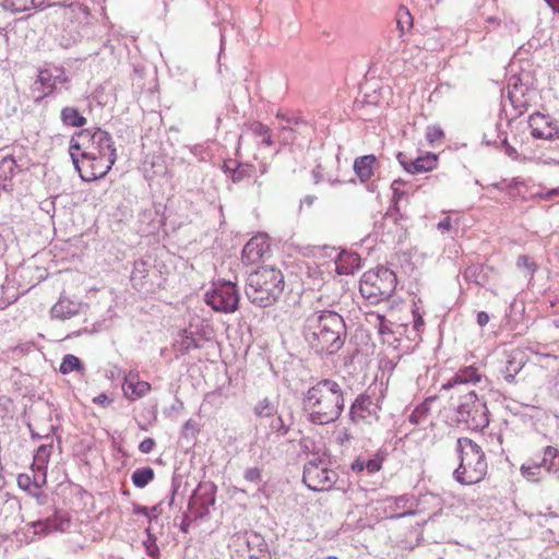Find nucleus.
Segmentation results:
<instances>
[{"label": "nucleus", "mask_w": 559, "mask_h": 559, "mask_svg": "<svg viewBox=\"0 0 559 559\" xmlns=\"http://www.w3.org/2000/svg\"><path fill=\"white\" fill-rule=\"evenodd\" d=\"M463 276L466 281L475 283L479 286H485L489 281L488 272L483 264L468 265L465 269Z\"/></svg>", "instance_id": "28"}, {"label": "nucleus", "mask_w": 559, "mask_h": 559, "mask_svg": "<svg viewBox=\"0 0 559 559\" xmlns=\"http://www.w3.org/2000/svg\"><path fill=\"white\" fill-rule=\"evenodd\" d=\"M302 335L308 346L319 355H334L345 344L347 328L343 317L334 310H320L304 322Z\"/></svg>", "instance_id": "2"}, {"label": "nucleus", "mask_w": 559, "mask_h": 559, "mask_svg": "<svg viewBox=\"0 0 559 559\" xmlns=\"http://www.w3.org/2000/svg\"><path fill=\"white\" fill-rule=\"evenodd\" d=\"M396 158L400 165L409 174L427 173L437 167L438 157L433 153H427L424 156H418L415 159L408 157L404 153H397Z\"/></svg>", "instance_id": "13"}, {"label": "nucleus", "mask_w": 559, "mask_h": 559, "mask_svg": "<svg viewBox=\"0 0 559 559\" xmlns=\"http://www.w3.org/2000/svg\"><path fill=\"white\" fill-rule=\"evenodd\" d=\"M56 87V79H53V74L48 69L39 70L37 79L32 85L33 92L39 93L37 99L52 94Z\"/></svg>", "instance_id": "19"}, {"label": "nucleus", "mask_w": 559, "mask_h": 559, "mask_svg": "<svg viewBox=\"0 0 559 559\" xmlns=\"http://www.w3.org/2000/svg\"><path fill=\"white\" fill-rule=\"evenodd\" d=\"M151 389L152 386L148 382L140 380L138 371L131 370L126 374L122 390L129 401H135L145 396Z\"/></svg>", "instance_id": "15"}, {"label": "nucleus", "mask_w": 559, "mask_h": 559, "mask_svg": "<svg viewBox=\"0 0 559 559\" xmlns=\"http://www.w3.org/2000/svg\"><path fill=\"white\" fill-rule=\"evenodd\" d=\"M361 259L358 253L343 250L336 259V271L338 274H354L360 269Z\"/></svg>", "instance_id": "20"}, {"label": "nucleus", "mask_w": 559, "mask_h": 559, "mask_svg": "<svg viewBox=\"0 0 559 559\" xmlns=\"http://www.w3.org/2000/svg\"><path fill=\"white\" fill-rule=\"evenodd\" d=\"M155 447V441L154 439L152 438H145L140 444H139V450L140 452L144 453V454H147V453H151L153 451Z\"/></svg>", "instance_id": "52"}, {"label": "nucleus", "mask_w": 559, "mask_h": 559, "mask_svg": "<svg viewBox=\"0 0 559 559\" xmlns=\"http://www.w3.org/2000/svg\"><path fill=\"white\" fill-rule=\"evenodd\" d=\"M389 501H392L394 503V509H403L406 507V504L411 501V497L407 495H402L399 497L391 498Z\"/></svg>", "instance_id": "51"}, {"label": "nucleus", "mask_w": 559, "mask_h": 559, "mask_svg": "<svg viewBox=\"0 0 559 559\" xmlns=\"http://www.w3.org/2000/svg\"><path fill=\"white\" fill-rule=\"evenodd\" d=\"M237 542L240 544V549H248V542H250V548H265L263 538L258 534L238 537Z\"/></svg>", "instance_id": "38"}, {"label": "nucleus", "mask_w": 559, "mask_h": 559, "mask_svg": "<svg viewBox=\"0 0 559 559\" xmlns=\"http://www.w3.org/2000/svg\"><path fill=\"white\" fill-rule=\"evenodd\" d=\"M284 286V275L281 270L264 265L249 274L245 293L252 305L266 308L278 300Z\"/></svg>", "instance_id": "4"}, {"label": "nucleus", "mask_w": 559, "mask_h": 559, "mask_svg": "<svg viewBox=\"0 0 559 559\" xmlns=\"http://www.w3.org/2000/svg\"><path fill=\"white\" fill-rule=\"evenodd\" d=\"M152 269L151 259H139L133 263V270L130 276L132 285L138 290L142 289L145 284V278L147 277L150 271Z\"/></svg>", "instance_id": "24"}, {"label": "nucleus", "mask_w": 559, "mask_h": 559, "mask_svg": "<svg viewBox=\"0 0 559 559\" xmlns=\"http://www.w3.org/2000/svg\"><path fill=\"white\" fill-rule=\"evenodd\" d=\"M269 245L266 241L259 237L251 238L243 247L241 259L245 264H254L260 261Z\"/></svg>", "instance_id": "17"}, {"label": "nucleus", "mask_w": 559, "mask_h": 559, "mask_svg": "<svg viewBox=\"0 0 559 559\" xmlns=\"http://www.w3.org/2000/svg\"><path fill=\"white\" fill-rule=\"evenodd\" d=\"M518 267H525L531 270L532 275L535 273L537 265L535 262L531 261L530 258L525 254H521L516 260Z\"/></svg>", "instance_id": "48"}, {"label": "nucleus", "mask_w": 559, "mask_h": 559, "mask_svg": "<svg viewBox=\"0 0 559 559\" xmlns=\"http://www.w3.org/2000/svg\"><path fill=\"white\" fill-rule=\"evenodd\" d=\"M353 472L360 473L365 471V460L357 457L350 465Z\"/></svg>", "instance_id": "59"}, {"label": "nucleus", "mask_w": 559, "mask_h": 559, "mask_svg": "<svg viewBox=\"0 0 559 559\" xmlns=\"http://www.w3.org/2000/svg\"><path fill=\"white\" fill-rule=\"evenodd\" d=\"M382 461H383L382 457H380L379 455H376L374 457H371V459L365 461V469L369 474H374L381 469Z\"/></svg>", "instance_id": "46"}, {"label": "nucleus", "mask_w": 559, "mask_h": 559, "mask_svg": "<svg viewBox=\"0 0 559 559\" xmlns=\"http://www.w3.org/2000/svg\"><path fill=\"white\" fill-rule=\"evenodd\" d=\"M217 487L212 481H201L190 499V503H197L207 512L209 507L215 504V495Z\"/></svg>", "instance_id": "16"}, {"label": "nucleus", "mask_w": 559, "mask_h": 559, "mask_svg": "<svg viewBox=\"0 0 559 559\" xmlns=\"http://www.w3.org/2000/svg\"><path fill=\"white\" fill-rule=\"evenodd\" d=\"M83 370H84L83 364L76 356H74L72 354L64 355V357L62 358V361L60 364V367H59V371L62 374H68L72 371L82 372Z\"/></svg>", "instance_id": "34"}, {"label": "nucleus", "mask_w": 559, "mask_h": 559, "mask_svg": "<svg viewBox=\"0 0 559 559\" xmlns=\"http://www.w3.org/2000/svg\"><path fill=\"white\" fill-rule=\"evenodd\" d=\"M444 136L443 130L438 126H428L426 130V139L430 144L441 140Z\"/></svg>", "instance_id": "42"}, {"label": "nucleus", "mask_w": 559, "mask_h": 559, "mask_svg": "<svg viewBox=\"0 0 559 559\" xmlns=\"http://www.w3.org/2000/svg\"><path fill=\"white\" fill-rule=\"evenodd\" d=\"M549 8L554 11V13L559 14V0H544Z\"/></svg>", "instance_id": "64"}, {"label": "nucleus", "mask_w": 559, "mask_h": 559, "mask_svg": "<svg viewBox=\"0 0 559 559\" xmlns=\"http://www.w3.org/2000/svg\"><path fill=\"white\" fill-rule=\"evenodd\" d=\"M155 476V472L152 467H141L136 468L131 476L132 483L136 488H144L146 487Z\"/></svg>", "instance_id": "32"}, {"label": "nucleus", "mask_w": 559, "mask_h": 559, "mask_svg": "<svg viewBox=\"0 0 559 559\" xmlns=\"http://www.w3.org/2000/svg\"><path fill=\"white\" fill-rule=\"evenodd\" d=\"M253 173L254 167L252 165L239 163L235 173L231 175V180L236 183L240 182L242 179L251 177Z\"/></svg>", "instance_id": "40"}, {"label": "nucleus", "mask_w": 559, "mask_h": 559, "mask_svg": "<svg viewBox=\"0 0 559 559\" xmlns=\"http://www.w3.org/2000/svg\"><path fill=\"white\" fill-rule=\"evenodd\" d=\"M133 513L144 515V516L148 518L150 521H152V519L150 516V509L147 507L134 504Z\"/></svg>", "instance_id": "58"}, {"label": "nucleus", "mask_w": 559, "mask_h": 559, "mask_svg": "<svg viewBox=\"0 0 559 559\" xmlns=\"http://www.w3.org/2000/svg\"><path fill=\"white\" fill-rule=\"evenodd\" d=\"M437 228L439 230H441L442 233L447 231H451L452 230V224H451V217L450 216H445L443 217L437 225Z\"/></svg>", "instance_id": "55"}, {"label": "nucleus", "mask_w": 559, "mask_h": 559, "mask_svg": "<svg viewBox=\"0 0 559 559\" xmlns=\"http://www.w3.org/2000/svg\"><path fill=\"white\" fill-rule=\"evenodd\" d=\"M528 126L533 138L550 142L559 141V124L549 116L535 112L531 115ZM557 146L559 147V144Z\"/></svg>", "instance_id": "11"}, {"label": "nucleus", "mask_w": 559, "mask_h": 559, "mask_svg": "<svg viewBox=\"0 0 559 559\" xmlns=\"http://www.w3.org/2000/svg\"><path fill=\"white\" fill-rule=\"evenodd\" d=\"M293 425V414L288 413L286 416L283 414H277L274 419H272L270 424V429L272 433H275L276 437H286L290 430Z\"/></svg>", "instance_id": "29"}, {"label": "nucleus", "mask_w": 559, "mask_h": 559, "mask_svg": "<svg viewBox=\"0 0 559 559\" xmlns=\"http://www.w3.org/2000/svg\"><path fill=\"white\" fill-rule=\"evenodd\" d=\"M524 366L523 355L521 352H511L506 354V362L501 372L504 379L512 383L515 376L522 370Z\"/></svg>", "instance_id": "21"}, {"label": "nucleus", "mask_w": 559, "mask_h": 559, "mask_svg": "<svg viewBox=\"0 0 559 559\" xmlns=\"http://www.w3.org/2000/svg\"><path fill=\"white\" fill-rule=\"evenodd\" d=\"M243 477L247 481L259 484L262 481V471L259 467L247 468L243 473Z\"/></svg>", "instance_id": "43"}, {"label": "nucleus", "mask_w": 559, "mask_h": 559, "mask_svg": "<svg viewBox=\"0 0 559 559\" xmlns=\"http://www.w3.org/2000/svg\"><path fill=\"white\" fill-rule=\"evenodd\" d=\"M330 461L326 459H311L302 472V481L313 491L330 490L338 479V473L331 468Z\"/></svg>", "instance_id": "9"}, {"label": "nucleus", "mask_w": 559, "mask_h": 559, "mask_svg": "<svg viewBox=\"0 0 559 559\" xmlns=\"http://www.w3.org/2000/svg\"><path fill=\"white\" fill-rule=\"evenodd\" d=\"M80 304L72 301L67 297H60L52 306L50 316L52 319L64 321L76 316L80 311Z\"/></svg>", "instance_id": "18"}, {"label": "nucleus", "mask_w": 559, "mask_h": 559, "mask_svg": "<svg viewBox=\"0 0 559 559\" xmlns=\"http://www.w3.org/2000/svg\"><path fill=\"white\" fill-rule=\"evenodd\" d=\"M480 380V374L473 367H467L459 370L453 377H451L447 383L442 385V389L450 390L454 389L457 393V397L469 389L471 384H475Z\"/></svg>", "instance_id": "14"}, {"label": "nucleus", "mask_w": 559, "mask_h": 559, "mask_svg": "<svg viewBox=\"0 0 559 559\" xmlns=\"http://www.w3.org/2000/svg\"><path fill=\"white\" fill-rule=\"evenodd\" d=\"M50 0H4L2 5L13 13L25 12L48 4Z\"/></svg>", "instance_id": "26"}, {"label": "nucleus", "mask_w": 559, "mask_h": 559, "mask_svg": "<svg viewBox=\"0 0 559 559\" xmlns=\"http://www.w3.org/2000/svg\"><path fill=\"white\" fill-rule=\"evenodd\" d=\"M395 273L384 266L366 272L359 284V290L364 298L371 304H378L389 299L396 287Z\"/></svg>", "instance_id": "7"}, {"label": "nucleus", "mask_w": 559, "mask_h": 559, "mask_svg": "<svg viewBox=\"0 0 559 559\" xmlns=\"http://www.w3.org/2000/svg\"><path fill=\"white\" fill-rule=\"evenodd\" d=\"M354 440V436L349 431L348 428H342L337 431L336 435V441L342 447H348L350 445L352 441Z\"/></svg>", "instance_id": "45"}, {"label": "nucleus", "mask_w": 559, "mask_h": 559, "mask_svg": "<svg viewBox=\"0 0 559 559\" xmlns=\"http://www.w3.org/2000/svg\"><path fill=\"white\" fill-rule=\"evenodd\" d=\"M452 420L456 427L483 430L489 425V412L486 402L475 391H467L459 397L451 396Z\"/></svg>", "instance_id": "6"}, {"label": "nucleus", "mask_w": 559, "mask_h": 559, "mask_svg": "<svg viewBox=\"0 0 559 559\" xmlns=\"http://www.w3.org/2000/svg\"><path fill=\"white\" fill-rule=\"evenodd\" d=\"M435 400H436V397H428L423 403H420L418 406H416L415 409L409 415L408 420L415 425L421 423L427 417V415L430 411V404Z\"/></svg>", "instance_id": "35"}, {"label": "nucleus", "mask_w": 559, "mask_h": 559, "mask_svg": "<svg viewBox=\"0 0 559 559\" xmlns=\"http://www.w3.org/2000/svg\"><path fill=\"white\" fill-rule=\"evenodd\" d=\"M53 79H56V85L64 84L69 80L67 74L62 70H58V74L53 75Z\"/></svg>", "instance_id": "63"}, {"label": "nucleus", "mask_w": 559, "mask_h": 559, "mask_svg": "<svg viewBox=\"0 0 559 559\" xmlns=\"http://www.w3.org/2000/svg\"><path fill=\"white\" fill-rule=\"evenodd\" d=\"M369 316L376 318L378 324V332L380 334H386L392 332L391 329L389 328V321L385 319L383 314L370 313Z\"/></svg>", "instance_id": "47"}, {"label": "nucleus", "mask_w": 559, "mask_h": 559, "mask_svg": "<svg viewBox=\"0 0 559 559\" xmlns=\"http://www.w3.org/2000/svg\"><path fill=\"white\" fill-rule=\"evenodd\" d=\"M277 118L286 120L288 123L299 124L304 123L305 120L299 116L286 117L285 115L277 114Z\"/></svg>", "instance_id": "60"}, {"label": "nucleus", "mask_w": 559, "mask_h": 559, "mask_svg": "<svg viewBox=\"0 0 559 559\" xmlns=\"http://www.w3.org/2000/svg\"><path fill=\"white\" fill-rule=\"evenodd\" d=\"M522 476L530 481H539L542 478V469L536 462L523 464L520 468Z\"/></svg>", "instance_id": "37"}, {"label": "nucleus", "mask_w": 559, "mask_h": 559, "mask_svg": "<svg viewBox=\"0 0 559 559\" xmlns=\"http://www.w3.org/2000/svg\"><path fill=\"white\" fill-rule=\"evenodd\" d=\"M17 171L15 159L5 156L0 160V193L12 188V178Z\"/></svg>", "instance_id": "22"}, {"label": "nucleus", "mask_w": 559, "mask_h": 559, "mask_svg": "<svg viewBox=\"0 0 559 559\" xmlns=\"http://www.w3.org/2000/svg\"><path fill=\"white\" fill-rule=\"evenodd\" d=\"M17 486L25 491H31L33 487V478L28 474H20L17 476Z\"/></svg>", "instance_id": "49"}, {"label": "nucleus", "mask_w": 559, "mask_h": 559, "mask_svg": "<svg viewBox=\"0 0 559 559\" xmlns=\"http://www.w3.org/2000/svg\"><path fill=\"white\" fill-rule=\"evenodd\" d=\"M253 414L259 418H270L277 414V406L270 399L264 397L254 405Z\"/></svg>", "instance_id": "33"}, {"label": "nucleus", "mask_w": 559, "mask_h": 559, "mask_svg": "<svg viewBox=\"0 0 559 559\" xmlns=\"http://www.w3.org/2000/svg\"><path fill=\"white\" fill-rule=\"evenodd\" d=\"M402 185H403V181L401 179H396L392 182L391 189L393 191L394 205L389 207V210L386 211V213L383 217L384 221H392L393 224H396L399 221V217L401 216L400 210L397 206V202L404 195V191H402L400 188Z\"/></svg>", "instance_id": "27"}, {"label": "nucleus", "mask_w": 559, "mask_h": 559, "mask_svg": "<svg viewBox=\"0 0 559 559\" xmlns=\"http://www.w3.org/2000/svg\"><path fill=\"white\" fill-rule=\"evenodd\" d=\"M522 183L523 182L519 178H514L508 183L506 190L508 193L513 194V191Z\"/></svg>", "instance_id": "62"}, {"label": "nucleus", "mask_w": 559, "mask_h": 559, "mask_svg": "<svg viewBox=\"0 0 559 559\" xmlns=\"http://www.w3.org/2000/svg\"><path fill=\"white\" fill-rule=\"evenodd\" d=\"M182 337L183 338H182V342H181V346H182L183 350L188 352L191 348L199 347V345H198V343H197L192 332L183 330L182 331Z\"/></svg>", "instance_id": "44"}, {"label": "nucleus", "mask_w": 559, "mask_h": 559, "mask_svg": "<svg viewBox=\"0 0 559 559\" xmlns=\"http://www.w3.org/2000/svg\"><path fill=\"white\" fill-rule=\"evenodd\" d=\"M238 164L239 163H237L234 159H228V160L224 162V165H223L224 173L231 177V175L235 173Z\"/></svg>", "instance_id": "56"}, {"label": "nucleus", "mask_w": 559, "mask_h": 559, "mask_svg": "<svg viewBox=\"0 0 559 559\" xmlns=\"http://www.w3.org/2000/svg\"><path fill=\"white\" fill-rule=\"evenodd\" d=\"M79 152L83 159L95 162L92 178L104 177L117 160V150L111 134L100 128L83 129L70 140L69 154L76 171L81 173ZM81 178L87 180L82 174Z\"/></svg>", "instance_id": "1"}, {"label": "nucleus", "mask_w": 559, "mask_h": 559, "mask_svg": "<svg viewBox=\"0 0 559 559\" xmlns=\"http://www.w3.org/2000/svg\"><path fill=\"white\" fill-rule=\"evenodd\" d=\"M377 159L374 155H364L354 162V171L361 182L368 181L373 176V166Z\"/></svg>", "instance_id": "25"}, {"label": "nucleus", "mask_w": 559, "mask_h": 559, "mask_svg": "<svg viewBox=\"0 0 559 559\" xmlns=\"http://www.w3.org/2000/svg\"><path fill=\"white\" fill-rule=\"evenodd\" d=\"M489 322V314L485 311H479L477 313V323L479 326H485Z\"/></svg>", "instance_id": "61"}, {"label": "nucleus", "mask_w": 559, "mask_h": 559, "mask_svg": "<svg viewBox=\"0 0 559 559\" xmlns=\"http://www.w3.org/2000/svg\"><path fill=\"white\" fill-rule=\"evenodd\" d=\"M397 27L401 34H404L406 29H409L413 25V17L407 8L401 7L397 14Z\"/></svg>", "instance_id": "39"}, {"label": "nucleus", "mask_w": 559, "mask_h": 559, "mask_svg": "<svg viewBox=\"0 0 559 559\" xmlns=\"http://www.w3.org/2000/svg\"><path fill=\"white\" fill-rule=\"evenodd\" d=\"M93 402L103 407H107L112 401L108 397L107 394L100 393L99 395L93 399Z\"/></svg>", "instance_id": "57"}, {"label": "nucleus", "mask_w": 559, "mask_h": 559, "mask_svg": "<svg viewBox=\"0 0 559 559\" xmlns=\"http://www.w3.org/2000/svg\"><path fill=\"white\" fill-rule=\"evenodd\" d=\"M235 559H270V555L265 548H250L248 542V549H237Z\"/></svg>", "instance_id": "36"}, {"label": "nucleus", "mask_w": 559, "mask_h": 559, "mask_svg": "<svg viewBox=\"0 0 559 559\" xmlns=\"http://www.w3.org/2000/svg\"><path fill=\"white\" fill-rule=\"evenodd\" d=\"M250 129L255 135L262 136V144H265V145L272 144V138L270 134L269 127H266L265 124H263L259 121H254L251 124Z\"/></svg>", "instance_id": "41"}, {"label": "nucleus", "mask_w": 559, "mask_h": 559, "mask_svg": "<svg viewBox=\"0 0 559 559\" xmlns=\"http://www.w3.org/2000/svg\"><path fill=\"white\" fill-rule=\"evenodd\" d=\"M455 451L460 464L453 472V478L462 485H474L483 480L488 464L481 448L472 439L463 437L456 440Z\"/></svg>", "instance_id": "5"}, {"label": "nucleus", "mask_w": 559, "mask_h": 559, "mask_svg": "<svg viewBox=\"0 0 559 559\" xmlns=\"http://www.w3.org/2000/svg\"><path fill=\"white\" fill-rule=\"evenodd\" d=\"M381 409L380 397L376 393H370V390L359 394L352 403L349 408V419L354 424H369L379 419V412Z\"/></svg>", "instance_id": "10"}, {"label": "nucleus", "mask_w": 559, "mask_h": 559, "mask_svg": "<svg viewBox=\"0 0 559 559\" xmlns=\"http://www.w3.org/2000/svg\"><path fill=\"white\" fill-rule=\"evenodd\" d=\"M304 406L311 424H331L340 418L345 407L343 386L333 379H321L305 393Z\"/></svg>", "instance_id": "3"}, {"label": "nucleus", "mask_w": 559, "mask_h": 559, "mask_svg": "<svg viewBox=\"0 0 559 559\" xmlns=\"http://www.w3.org/2000/svg\"><path fill=\"white\" fill-rule=\"evenodd\" d=\"M180 486H181V481L178 478L174 477L171 480V491H170V498L168 501L169 507H173L174 501H175V496H176L178 489L180 488Z\"/></svg>", "instance_id": "54"}, {"label": "nucleus", "mask_w": 559, "mask_h": 559, "mask_svg": "<svg viewBox=\"0 0 559 559\" xmlns=\"http://www.w3.org/2000/svg\"><path fill=\"white\" fill-rule=\"evenodd\" d=\"M502 145H503V148H504V153L512 159L516 160L519 158V153L518 151L511 146L508 141H507V138H504L502 140Z\"/></svg>", "instance_id": "53"}, {"label": "nucleus", "mask_w": 559, "mask_h": 559, "mask_svg": "<svg viewBox=\"0 0 559 559\" xmlns=\"http://www.w3.org/2000/svg\"><path fill=\"white\" fill-rule=\"evenodd\" d=\"M51 444H41L36 452L35 460L46 462L50 455Z\"/></svg>", "instance_id": "50"}, {"label": "nucleus", "mask_w": 559, "mask_h": 559, "mask_svg": "<svg viewBox=\"0 0 559 559\" xmlns=\"http://www.w3.org/2000/svg\"><path fill=\"white\" fill-rule=\"evenodd\" d=\"M60 119L67 127H83L86 124V118L83 117L74 107H64L60 112Z\"/></svg>", "instance_id": "31"}, {"label": "nucleus", "mask_w": 559, "mask_h": 559, "mask_svg": "<svg viewBox=\"0 0 559 559\" xmlns=\"http://www.w3.org/2000/svg\"><path fill=\"white\" fill-rule=\"evenodd\" d=\"M508 97L518 115H522L526 110L527 100L524 91L516 83L509 84Z\"/></svg>", "instance_id": "30"}, {"label": "nucleus", "mask_w": 559, "mask_h": 559, "mask_svg": "<svg viewBox=\"0 0 559 559\" xmlns=\"http://www.w3.org/2000/svg\"><path fill=\"white\" fill-rule=\"evenodd\" d=\"M539 468L545 469L548 474L554 475L559 479V451L558 449L548 445L543 451V459L536 462Z\"/></svg>", "instance_id": "23"}, {"label": "nucleus", "mask_w": 559, "mask_h": 559, "mask_svg": "<svg viewBox=\"0 0 559 559\" xmlns=\"http://www.w3.org/2000/svg\"><path fill=\"white\" fill-rule=\"evenodd\" d=\"M70 524V518L67 513L56 510L51 516L37 520L27 524L34 530L35 535L47 536L55 532H64Z\"/></svg>", "instance_id": "12"}, {"label": "nucleus", "mask_w": 559, "mask_h": 559, "mask_svg": "<svg viewBox=\"0 0 559 559\" xmlns=\"http://www.w3.org/2000/svg\"><path fill=\"white\" fill-rule=\"evenodd\" d=\"M240 292L236 283L218 280L212 283L204 301L216 312L233 313L238 309Z\"/></svg>", "instance_id": "8"}]
</instances>
